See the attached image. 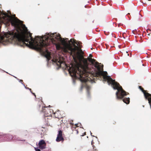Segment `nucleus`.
Segmentation results:
<instances>
[{
  "label": "nucleus",
  "instance_id": "obj_1",
  "mask_svg": "<svg viewBox=\"0 0 151 151\" xmlns=\"http://www.w3.org/2000/svg\"><path fill=\"white\" fill-rule=\"evenodd\" d=\"M10 22L15 30L4 35L0 34V42H12L17 40L25 44L29 47L41 50V48L48 44V35L43 37H36L32 38L31 34L28 31L27 28L15 16L12 17L6 13L0 11V22Z\"/></svg>",
  "mask_w": 151,
  "mask_h": 151
},
{
  "label": "nucleus",
  "instance_id": "obj_2",
  "mask_svg": "<svg viewBox=\"0 0 151 151\" xmlns=\"http://www.w3.org/2000/svg\"><path fill=\"white\" fill-rule=\"evenodd\" d=\"M88 60L97 69V71L95 74V76L98 77L102 76L104 81H107L109 85L111 84L114 89L117 90L116 93V96L117 99H122L126 95L125 92L123 90L119 84L115 82L114 80L112 79L110 76H107L106 75L107 73L106 72L102 71L103 66L101 65V64L91 58H88Z\"/></svg>",
  "mask_w": 151,
  "mask_h": 151
},
{
  "label": "nucleus",
  "instance_id": "obj_3",
  "mask_svg": "<svg viewBox=\"0 0 151 151\" xmlns=\"http://www.w3.org/2000/svg\"><path fill=\"white\" fill-rule=\"evenodd\" d=\"M53 62L55 63L59 67H62L63 68V66H67L65 64L64 62L63 58L60 55H57L53 58L52 60Z\"/></svg>",
  "mask_w": 151,
  "mask_h": 151
},
{
  "label": "nucleus",
  "instance_id": "obj_4",
  "mask_svg": "<svg viewBox=\"0 0 151 151\" xmlns=\"http://www.w3.org/2000/svg\"><path fill=\"white\" fill-rule=\"evenodd\" d=\"M64 138L62 136V131L60 130L58 131V133L57 135V137L56 139V141L59 142L61 141H63Z\"/></svg>",
  "mask_w": 151,
  "mask_h": 151
},
{
  "label": "nucleus",
  "instance_id": "obj_5",
  "mask_svg": "<svg viewBox=\"0 0 151 151\" xmlns=\"http://www.w3.org/2000/svg\"><path fill=\"white\" fill-rule=\"evenodd\" d=\"M39 147L41 149H43L46 147V143L43 140H42L40 141L39 143Z\"/></svg>",
  "mask_w": 151,
  "mask_h": 151
},
{
  "label": "nucleus",
  "instance_id": "obj_6",
  "mask_svg": "<svg viewBox=\"0 0 151 151\" xmlns=\"http://www.w3.org/2000/svg\"><path fill=\"white\" fill-rule=\"evenodd\" d=\"M44 55L48 60L50 59V54L49 52L47 51H46L44 53Z\"/></svg>",
  "mask_w": 151,
  "mask_h": 151
},
{
  "label": "nucleus",
  "instance_id": "obj_7",
  "mask_svg": "<svg viewBox=\"0 0 151 151\" xmlns=\"http://www.w3.org/2000/svg\"><path fill=\"white\" fill-rule=\"evenodd\" d=\"M123 101L124 102L127 104H128L129 103V98H127L125 99H124L123 100Z\"/></svg>",
  "mask_w": 151,
  "mask_h": 151
},
{
  "label": "nucleus",
  "instance_id": "obj_8",
  "mask_svg": "<svg viewBox=\"0 0 151 151\" xmlns=\"http://www.w3.org/2000/svg\"><path fill=\"white\" fill-rule=\"evenodd\" d=\"M7 137H8L9 138L8 140L9 141L11 140L12 139L13 140H14L15 139V138L16 137H13L11 135H8Z\"/></svg>",
  "mask_w": 151,
  "mask_h": 151
},
{
  "label": "nucleus",
  "instance_id": "obj_9",
  "mask_svg": "<svg viewBox=\"0 0 151 151\" xmlns=\"http://www.w3.org/2000/svg\"><path fill=\"white\" fill-rule=\"evenodd\" d=\"M35 149L36 151H40V150L37 147H35Z\"/></svg>",
  "mask_w": 151,
  "mask_h": 151
},
{
  "label": "nucleus",
  "instance_id": "obj_10",
  "mask_svg": "<svg viewBox=\"0 0 151 151\" xmlns=\"http://www.w3.org/2000/svg\"><path fill=\"white\" fill-rule=\"evenodd\" d=\"M78 124H75V126L76 127H78Z\"/></svg>",
  "mask_w": 151,
  "mask_h": 151
},
{
  "label": "nucleus",
  "instance_id": "obj_11",
  "mask_svg": "<svg viewBox=\"0 0 151 151\" xmlns=\"http://www.w3.org/2000/svg\"><path fill=\"white\" fill-rule=\"evenodd\" d=\"M89 57H92V55L91 54H90L89 55Z\"/></svg>",
  "mask_w": 151,
  "mask_h": 151
},
{
  "label": "nucleus",
  "instance_id": "obj_12",
  "mask_svg": "<svg viewBox=\"0 0 151 151\" xmlns=\"http://www.w3.org/2000/svg\"><path fill=\"white\" fill-rule=\"evenodd\" d=\"M90 133H91V136H92V133L91 132V131H90Z\"/></svg>",
  "mask_w": 151,
  "mask_h": 151
},
{
  "label": "nucleus",
  "instance_id": "obj_13",
  "mask_svg": "<svg viewBox=\"0 0 151 151\" xmlns=\"http://www.w3.org/2000/svg\"><path fill=\"white\" fill-rule=\"evenodd\" d=\"M141 87L140 86H139V88H140Z\"/></svg>",
  "mask_w": 151,
  "mask_h": 151
}]
</instances>
